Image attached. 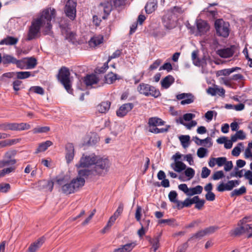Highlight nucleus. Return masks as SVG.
<instances>
[{
    "instance_id": "obj_1",
    "label": "nucleus",
    "mask_w": 252,
    "mask_h": 252,
    "mask_svg": "<svg viewBox=\"0 0 252 252\" xmlns=\"http://www.w3.org/2000/svg\"><path fill=\"white\" fill-rule=\"evenodd\" d=\"M56 16V10L51 8L43 10L39 16L34 19L32 22L28 33L27 40L30 41L38 37L41 28H43V33L45 35H50L52 33L51 21Z\"/></svg>"
},
{
    "instance_id": "obj_2",
    "label": "nucleus",
    "mask_w": 252,
    "mask_h": 252,
    "mask_svg": "<svg viewBox=\"0 0 252 252\" xmlns=\"http://www.w3.org/2000/svg\"><path fill=\"white\" fill-rule=\"evenodd\" d=\"M70 75V74L69 69L65 67H63L59 71L58 78L67 92L68 93L72 94L73 93V90L71 88V85L69 78Z\"/></svg>"
},
{
    "instance_id": "obj_3",
    "label": "nucleus",
    "mask_w": 252,
    "mask_h": 252,
    "mask_svg": "<svg viewBox=\"0 0 252 252\" xmlns=\"http://www.w3.org/2000/svg\"><path fill=\"white\" fill-rule=\"evenodd\" d=\"M215 28L219 36L227 37L229 34V24L221 19L215 21Z\"/></svg>"
},
{
    "instance_id": "obj_4",
    "label": "nucleus",
    "mask_w": 252,
    "mask_h": 252,
    "mask_svg": "<svg viewBox=\"0 0 252 252\" xmlns=\"http://www.w3.org/2000/svg\"><path fill=\"white\" fill-rule=\"evenodd\" d=\"M31 127L29 124L27 123H4L0 124V130H24L29 129Z\"/></svg>"
},
{
    "instance_id": "obj_5",
    "label": "nucleus",
    "mask_w": 252,
    "mask_h": 252,
    "mask_svg": "<svg viewBox=\"0 0 252 252\" xmlns=\"http://www.w3.org/2000/svg\"><path fill=\"white\" fill-rule=\"evenodd\" d=\"M109 167V161L107 158H103L96 156L94 169L96 175H102L104 171H107Z\"/></svg>"
},
{
    "instance_id": "obj_6",
    "label": "nucleus",
    "mask_w": 252,
    "mask_h": 252,
    "mask_svg": "<svg viewBox=\"0 0 252 252\" xmlns=\"http://www.w3.org/2000/svg\"><path fill=\"white\" fill-rule=\"evenodd\" d=\"M96 160V156L94 154L89 155L83 154L79 163L76 164V167L78 169L81 167L90 168L91 166L94 165Z\"/></svg>"
},
{
    "instance_id": "obj_7",
    "label": "nucleus",
    "mask_w": 252,
    "mask_h": 252,
    "mask_svg": "<svg viewBox=\"0 0 252 252\" xmlns=\"http://www.w3.org/2000/svg\"><path fill=\"white\" fill-rule=\"evenodd\" d=\"M172 13L167 11L162 18L163 25L167 29H172L177 24V19Z\"/></svg>"
},
{
    "instance_id": "obj_8",
    "label": "nucleus",
    "mask_w": 252,
    "mask_h": 252,
    "mask_svg": "<svg viewBox=\"0 0 252 252\" xmlns=\"http://www.w3.org/2000/svg\"><path fill=\"white\" fill-rule=\"evenodd\" d=\"M76 0H68L65 5L64 9L65 14L71 20H74L76 17Z\"/></svg>"
},
{
    "instance_id": "obj_9",
    "label": "nucleus",
    "mask_w": 252,
    "mask_h": 252,
    "mask_svg": "<svg viewBox=\"0 0 252 252\" xmlns=\"http://www.w3.org/2000/svg\"><path fill=\"white\" fill-rule=\"evenodd\" d=\"M177 100H181L180 104L182 105L189 104L193 103L195 100V96L191 93H182L176 95Z\"/></svg>"
},
{
    "instance_id": "obj_10",
    "label": "nucleus",
    "mask_w": 252,
    "mask_h": 252,
    "mask_svg": "<svg viewBox=\"0 0 252 252\" xmlns=\"http://www.w3.org/2000/svg\"><path fill=\"white\" fill-rule=\"evenodd\" d=\"M134 105L132 103H127L123 104L116 112L117 116L119 117H124L132 109Z\"/></svg>"
},
{
    "instance_id": "obj_11",
    "label": "nucleus",
    "mask_w": 252,
    "mask_h": 252,
    "mask_svg": "<svg viewBox=\"0 0 252 252\" xmlns=\"http://www.w3.org/2000/svg\"><path fill=\"white\" fill-rule=\"evenodd\" d=\"M65 159L67 163H70L74 157V148L72 143H68L65 145Z\"/></svg>"
},
{
    "instance_id": "obj_12",
    "label": "nucleus",
    "mask_w": 252,
    "mask_h": 252,
    "mask_svg": "<svg viewBox=\"0 0 252 252\" xmlns=\"http://www.w3.org/2000/svg\"><path fill=\"white\" fill-rule=\"evenodd\" d=\"M98 81V78L94 74L87 75L84 79V82L88 88H96L94 85H96Z\"/></svg>"
},
{
    "instance_id": "obj_13",
    "label": "nucleus",
    "mask_w": 252,
    "mask_h": 252,
    "mask_svg": "<svg viewBox=\"0 0 252 252\" xmlns=\"http://www.w3.org/2000/svg\"><path fill=\"white\" fill-rule=\"evenodd\" d=\"M234 46L218 50L217 52V54L221 58H228L232 57L234 53Z\"/></svg>"
},
{
    "instance_id": "obj_14",
    "label": "nucleus",
    "mask_w": 252,
    "mask_h": 252,
    "mask_svg": "<svg viewBox=\"0 0 252 252\" xmlns=\"http://www.w3.org/2000/svg\"><path fill=\"white\" fill-rule=\"evenodd\" d=\"M196 26L199 35L204 34L209 30V26L208 23L202 20L197 21Z\"/></svg>"
},
{
    "instance_id": "obj_15",
    "label": "nucleus",
    "mask_w": 252,
    "mask_h": 252,
    "mask_svg": "<svg viewBox=\"0 0 252 252\" xmlns=\"http://www.w3.org/2000/svg\"><path fill=\"white\" fill-rule=\"evenodd\" d=\"M83 169H78V176L81 178H87L91 176L96 175L94 168L90 169V168L83 167Z\"/></svg>"
},
{
    "instance_id": "obj_16",
    "label": "nucleus",
    "mask_w": 252,
    "mask_h": 252,
    "mask_svg": "<svg viewBox=\"0 0 252 252\" xmlns=\"http://www.w3.org/2000/svg\"><path fill=\"white\" fill-rule=\"evenodd\" d=\"M175 82L174 78L168 75L163 78L160 81L161 87L164 89H168Z\"/></svg>"
},
{
    "instance_id": "obj_17",
    "label": "nucleus",
    "mask_w": 252,
    "mask_h": 252,
    "mask_svg": "<svg viewBox=\"0 0 252 252\" xmlns=\"http://www.w3.org/2000/svg\"><path fill=\"white\" fill-rule=\"evenodd\" d=\"M99 9H102L104 13L108 15L112 10L113 5L111 0H105L99 4Z\"/></svg>"
},
{
    "instance_id": "obj_18",
    "label": "nucleus",
    "mask_w": 252,
    "mask_h": 252,
    "mask_svg": "<svg viewBox=\"0 0 252 252\" xmlns=\"http://www.w3.org/2000/svg\"><path fill=\"white\" fill-rule=\"evenodd\" d=\"M110 105L111 103L108 101L102 102L96 106V112L99 113H106L109 110Z\"/></svg>"
},
{
    "instance_id": "obj_19",
    "label": "nucleus",
    "mask_w": 252,
    "mask_h": 252,
    "mask_svg": "<svg viewBox=\"0 0 252 252\" xmlns=\"http://www.w3.org/2000/svg\"><path fill=\"white\" fill-rule=\"evenodd\" d=\"M103 41V36L102 35H95L92 37L89 41V45L91 47H95L102 43Z\"/></svg>"
},
{
    "instance_id": "obj_20",
    "label": "nucleus",
    "mask_w": 252,
    "mask_h": 252,
    "mask_svg": "<svg viewBox=\"0 0 252 252\" xmlns=\"http://www.w3.org/2000/svg\"><path fill=\"white\" fill-rule=\"evenodd\" d=\"M157 0H149L145 6V9L147 13L150 14L155 11L157 8Z\"/></svg>"
},
{
    "instance_id": "obj_21",
    "label": "nucleus",
    "mask_w": 252,
    "mask_h": 252,
    "mask_svg": "<svg viewBox=\"0 0 252 252\" xmlns=\"http://www.w3.org/2000/svg\"><path fill=\"white\" fill-rule=\"evenodd\" d=\"M44 238L41 237L36 241L32 244L28 249L29 252H35L43 244Z\"/></svg>"
},
{
    "instance_id": "obj_22",
    "label": "nucleus",
    "mask_w": 252,
    "mask_h": 252,
    "mask_svg": "<svg viewBox=\"0 0 252 252\" xmlns=\"http://www.w3.org/2000/svg\"><path fill=\"white\" fill-rule=\"evenodd\" d=\"M136 245V243L134 242L127 243L115 250L114 252H130Z\"/></svg>"
},
{
    "instance_id": "obj_23",
    "label": "nucleus",
    "mask_w": 252,
    "mask_h": 252,
    "mask_svg": "<svg viewBox=\"0 0 252 252\" xmlns=\"http://www.w3.org/2000/svg\"><path fill=\"white\" fill-rule=\"evenodd\" d=\"M18 41L17 38L11 36H8L0 41V45H14Z\"/></svg>"
},
{
    "instance_id": "obj_24",
    "label": "nucleus",
    "mask_w": 252,
    "mask_h": 252,
    "mask_svg": "<svg viewBox=\"0 0 252 252\" xmlns=\"http://www.w3.org/2000/svg\"><path fill=\"white\" fill-rule=\"evenodd\" d=\"M171 167L175 171L181 172L186 169V165L182 161H176L171 164Z\"/></svg>"
},
{
    "instance_id": "obj_25",
    "label": "nucleus",
    "mask_w": 252,
    "mask_h": 252,
    "mask_svg": "<svg viewBox=\"0 0 252 252\" xmlns=\"http://www.w3.org/2000/svg\"><path fill=\"white\" fill-rule=\"evenodd\" d=\"M71 182L75 191H76L84 186L85 181L84 178H81L78 176L76 179H73Z\"/></svg>"
},
{
    "instance_id": "obj_26",
    "label": "nucleus",
    "mask_w": 252,
    "mask_h": 252,
    "mask_svg": "<svg viewBox=\"0 0 252 252\" xmlns=\"http://www.w3.org/2000/svg\"><path fill=\"white\" fill-rule=\"evenodd\" d=\"M164 121L157 117H152L149 119L148 125L149 126H157L164 125Z\"/></svg>"
},
{
    "instance_id": "obj_27",
    "label": "nucleus",
    "mask_w": 252,
    "mask_h": 252,
    "mask_svg": "<svg viewBox=\"0 0 252 252\" xmlns=\"http://www.w3.org/2000/svg\"><path fill=\"white\" fill-rule=\"evenodd\" d=\"M52 144L53 143L49 140H47L44 142L40 143L35 153L37 154L40 152H44L48 149L49 147L51 146Z\"/></svg>"
},
{
    "instance_id": "obj_28",
    "label": "nucleus",
    "mask_w": 252,
    "mask_h": 252,
    "mask_svg": "<svg viewBox=\"0 0 252 252\" xmlns=\"http://www.w3.org/2000/svg\"><path fill=\"white\" fill-rule=\"evenodd\" d=\"M120 78L116 74L112 72L108 73L105 76V82L107 84H111L113 83L116 80Z\"/></svg>"
},
{
    "instance_id": "obj_29",
    "label": "nucleus",
    "mask_w": 252,
    "mask_h": 252,
    "mask_svg": "<svg viewBox=\"0 0 252 252\" xmlns=\"http://www.w3.org/2000/svg\"><path fill=\"white\" fill-rule=\"evenodd\" d=\"M150 85L145 83L140 84L137 88V91L139 94L147 96L148 94V89Z\"/></svg>"
},
{
    "instance_id": "obj_30",
    "label": "nucleus",
    "mask_w": 252,
    "mask_h": 252,
    "mask_svg": "<svg viewBox=\"0 0 252 252\" xmlns=\"http://www.w3.org/2000/svg\"><path fill=\"white\" fill-rule=\"evenodd\" d=\"M62 189L63 192L65 194H70L76 191L71 182L63 185Z\"/></svg>"
},
{
    "instance_id": "obj_31",
    "label": "nucleus",
    "mask_w": 252,
    "mask_h": 252,
    "mask_svg": "<svg viewBox=\"0 0 252 252\" xmlns=\"http://www.w3.org/2000/svg\"><path fill=\"white\" fill-rule=\"evenodd\" d=\"M2 63L3 64L10 63L15 64L16 59L13 56L8 54H3L2 56Z\"/></svg>"
},
{
    "instance_id": "obj_32",
    "label": "nucleus",
    "mask_w": 252,
    "mask_h": 252,
    "mask_svg": "<svg viewBox=\"0 0 252 252\" xmlns=\"http://www.w3.org/2000/svg\"><path fill=\"white\" fill-rule=\"evenodd\" d=\"M148 94H149L147 96H151L155 98L158 97L161 94L158 89L150 85L149 87Z\"/></svg>"
},
{
    "instance_id": "obj_33",
    "label": "nucleus",
    "mask_w": 252,
    "mask_h": 252,
    "mask_svg": "<svg viewBox=\"0 0 252 252\" xmlns=\"http://www.w3.org/2000/svg\"><path fill=\"white\" fill-rule=\"evenodd\" d=\"M246 138V134L242 130L237 131L234 135L231 136V140L236 142L238 139L244 140Z\"/></svg>"
},
{
    "instance_id": "obj_34",
    "label": "nucleus",
    "mask_w": 252,
    "mask_h": 252,
    "mask_svg": "<svg viewBox=\"0 0 252 252\" xmlns=\"http://www.w3.org/2000/svg\"><path fill=\"white\" fill-rule=\"evenodd\" d=\"M27 69L33 68L37 64L36 60L33 57L26 58Z\"/></svg>"
},
{
    "instance_id": "obj_35",
    "label": "nucleus",
    "mask_w": 252,
    "mask_h": 252,
    "mask_svg": "<svg viewBox=\"0 0 252 252\" xmlns=\"http://www.w3.org/2000/svg\"><path fill=\"white\" fill-rule=\"evenodd\" d=\"M241 68L239 67H232L231 68H227V69H224L222 70H220V74L221 75H224V76H228L230 75L231 73H233L234 71H237L238 70H240Z\"/></svg>"
},
{
    "instance_id": "obj_36",
    "label": "nucleus",
    "mask_w": 252,
    "mask_h": 252,
    "mask_svg": "<svg viewBox=\"0 0 252 252\" xmlns=\"http://www.w3.org/2000/svg\"><path fill=\"white\" fill-rule=\"evenodd\" d=\"M16 163V160L15 159H8L4 158L2 160H0V168H2L6 166L12 165L15 164Z\"/></svg>"
},
{
    "instance_id": "obj_37",
    "label": "nucleus",
    "mask_w": 252,
    "mask_h": 252,
    "mask_svg": "<svg viewBox=\"0 0 252 252\" xmlns=\"http://www.w3.org/2000/svg\"><path fill=\"white\" fill-rule=\"evenodd\" d=\"M203 190V188L200 185H198L195 187L190 188L189 189V192L188 195H193L194 194H200Z\"/></svg>"
},
{
    "instance_id": "obj_38",
    "label": "nucleus",
    "mask_w": 252,
    "mask_h": 252,
    "mask_svg": "<svg viewBox=\"0 0 252 252\" xmlns=\"http://www.w3.org/2000/svg\"><path fill=\"white\" fill-rule=\"evenodd\" d=\"M246 192V189L244 186H242L239 189H235L231 192V196H239L245 193Z\"/></svg>"
},
{
    "instance_id": "obj_39",
    "label": "nucleus",
    "mask_w": 252,
    "mask_h": 252,
    "mask_svg": "<svg viewBox=\"0 0 252 252\" xmlns=\"http://www.w3.org/2000/svg\"><path fill=\"white\" fill-rule=\"evenodd\" d=\"M17 78L19 79H24L31 76V73L29 71H19L15 72Z\"/></svg>"
},
{
    "instance_id": "obj_40",
    "label": "nucleus",
    "mask_w": 252,
    "mask_h": 252,
    "mask_svg": "<svg viewBox=\"0 0 252 252\" xmlns=\"http://www.w3.org/2000/svg\"><path fill=\"white\" fill-rule=\"evenodd\" d=\"M181 144L184 148L189 146L190 137L189 135H181L179 137Z\"/></svg>"
},
{
    "instance_id": "obj_41",
    "label": "nucleus",
    "mask_w": 252,
    "mask_h": 252,
    "mask_svg": "<svg viewBox=\"0 0 252 252\" xmlns=\"http://www.w3.org/2000/svg\"><path fill=\"white\" fill-rule=\"evenodd\" d=\"M15 64L16 66L21 69H27L26 59L24 58L22 60L16 59Z\"/></svg>"
},
{
    "instance_id": "obj_42",
    "label": "nucleus",
    "mask_w": 252,
    "mask_h": 252,
    "mask_svg": "<svg viewBox=\"0 0 252 252\" xmlns=\"http://www.w3.org/2000/svg\"><path fill=\"white\" fill-rule=\"evenodd\" d=\"M116 220L113 219V218H112L110 217L109 218V220L108 221L106 225L105 226V227L102 229L101 233H105L107 232H108L111 226L114 224L115 221Z\"/></svg>"
},
{
    "instance_id": "obj_43",
    "label": "nucleus",
    "mask_w": 252,
    "mask_h": 252,
    "mask_svg": "<svg viewBox=\"0 0 252 252\" xmlns=\"http://www.w3.org/2000/svg\"><path fill=\"white\" fill-rule=\"evenodd\" d=\"M246 220L247 218H244L240 221V223L242 225L245 232H249L250 230L252 229V223L246 224Z\"/></svg>"
},
{
    "instance_id": "obj_44",
    "label": "nucleus",
    "mask_w": 252,
    "mask_h": 252,
    "mask_svg": "<svg viewBox=\"0 0 252 252\" xmlns=\"http://www.w3.org/2000/svg\"><path fill=\"white\" fill-rule=\"evenodd\" d=\"M169 12H172V14H174V15L177 18L178 16L181 14H182L184 12V10H182V8L179 6H174L169 10Z\"/></svg>"
},
{
    "instance_id": "obj_45",
    "label": "nucleus",
    "mask_w": 252,
    "mask_h": 252,
    "mask_svg": "<svg viewBox=\"0 0 252 252\" xmlns=\"http://www.w3.org/2000/svg\"><path fill=\"white\" fill-rule=\"evenodd\" d=\"M194 204H195V208L200 210L204 205L205 203V200L203 199H200L198 196H194Z\"/></svg>"
},
{
    "instance_id": "obj_46",
    "label": "nucleus",
    "mask_w": 252,
    "mask_h": 252,
    "mask_svg": "<svg viewBox=\"0 0 252 252\" xmlns=\"http://www.w3.org/2000/svg\"><path fill=\"white\" fill-rule=\"evenodd\" d=\"M150 243L152 245V249L154 252H156L159 247V238L157 237L150 240Z\"/></svg>"
},
{
    "instance_id": "obj_47",
    "label": "nucleus",
    "mask_w": 252,
    "mask_h": 252,
    "mask_svg": "<svg viewBox=\"0 0 252 252\" xmlns=\"http://www.w3.org/2000/svg\"><path fill=\"white\" fill-rule=\"evenodd\" d=\"M124 209V205L122 203H120L116 210V211L114 213L113 215H112L111 217L112 218H113V219L115 220L118 218V217L122 213Z\"/></svg>"
},
{
    "instance_id": "obj_48",
    "label": "nucleus",
    "mask_w": 252,
    "mask_h": 252,
    "mask_svg": "<svg viewBox=\"0 0 252 252\" xmlns=\"http://www.w3.org/2000/svg\"><path fill=\"white\" fill-rule=\"evenodd\" d=\"M50 130V127L48 126L36 127L33 129V133H46Z\"/></svg>"
},
{
    "instance_id": "obj_49",
    "label": "nucleus",
    "mask_w": 252,
    "mask_h": 252,
    "mask_svg": "<svg viewBox=\"0 0 252 252\" xmlns=\"http://www.w3.org/2000/svg\"><path fill=\"white\" fill-rule=\"evenodd\" d=\"M30 91L33 93L39 94L40 95H43L44 94V89L40 86H32L30 89Z\"/></svg>"
},
{
    "instance_id": "obj_50",
    "label": "nucleus",
    "mask_w": 252,
    "mask_h": 252,
    "mask_svg": "<svg viewBox=\"0 0 252 252\" xmlns=\"http://www.w3.org/2000/svg\"><path fill=\"white\" fill-rule=\"evenodd\" d=\"M245 158H252V143L248 144L245 151Z\"/></svg>"
},
{
    "instance_id": "obj_51",
    "label": "nucleus",
    "mask_w": 252,
    "mask_h": 252,
    "mask_svg": "<svg viewBox=\"0 0 252 252\" xmlns=\"http://www.w3.org/2000/svg\"><path fill=\"white\" fill-rule=\"evenodd\" d=\"M149 131L152 133H160L166 132L167 131V128H158L156 126H149Z\"/></svg>"
},
{
    "instance_id": "obj_52",
    "label": "nucleus",
    "mask_w": 252,
    "mask_h": 252,
    "mask_svg": "<svg viewBox=\"0 0 252 252\" xmlns=\"http://www.w3.org/2000/svg\"><path fill=\"white\" fill-rule=\"evenodd\" d=\"M185 175L188 177V180L192 179L195 174V171L191 167L187 168L185 171Z\"/></svg>"
},
{
    "instance_id": "obj_53",
    "label": "nucleus",
    "mask_w": 252,
    "mask_h": 252,
    "mask_svg": "<svg viewBox=\"0 0 252 252\" xmlns=\"http://www.w3.org/2000/svg\"><path fill=\"white\" fill-rule=\"evenodd\" d=\"M177 193L175 191H171L169 194L168 197L170 201L173 203H179V202L177 199Z\"/></svg>"
},
{
    "instance_id": "obj_54",
    "label": "nucleus",
    "mask_w": 252,
    "mask_h": 252,
    "mask_svg": "<svg viewBox=\"0 0 252 252\" xmlns=\"http://www.w3.org/2000/svg\"><path fill=\"white\" fill-rule=\"evenodd\" d=\"M243 146L242 143H239L238 144V146L234 147L232 151L231 154L233 156L238 157L241 152V148L240 147Z\"/></svg>"
},
{
    "instance_id": "obj_55",
    "label": "nucleus",
    "mask_w": 252,
    "mask_h": 252,
    "mask_svg": "<svg viewBox=\"0 0 252 252\" xmlns=\"http://www.w3.org/2000/svg\"><path fill=\"white\" fill-rule=\"evenodd\" d=\"M207 152V149L201 147L197 150V155L199 158H203L206 156Z\"/></svg>"
},
{
    "instance_id": "obj_56",
    "label": "nucleus",
    "mask_w": 252,
    "mask_h": 252,
    "mask_svg": "<svg viewBox=\"0 0 252 252\" xmlns=\"http://www.w3.org/2000/svg\"><path fill=\"white\" fill-rule=\"evenodd\" d=\"M10 189V185L8 183L0 184V192L6 193Z\"/></svg>"
},
{
    "instance_id": "obj_57",
    "label": "nucleus",
    "mask_w": 252,
    "mask_h": 252,
    "mask_svg": "<svg viewBox=\"0 0 252 252\" xmlns=\"http://www.w3.org/2000/svg\"><path fill=\"white\" fill-rule=\"evenodd\" d=\"M224 177V173L222 171H218L214 173L212 176V179L214 180H218Z\"/></svg>"
},
{
    "instance_id": "obj_58",
    "label": "nucleus",
    "mask_w": 252,
    "mask_h": 252,
    "mask_svg": "<svg viewBox=\"0 0 252 252\" xmlns=\"http://www.w3.org/2000/svg\"><path fill=\"white\" fill-rule=\"evenodd\" d=\"M194 202H195L194 196L193 198H191V199L187 198V199H186L183 202H182V204H183L182 207H189L191 204H194Z\"/></svg>"
},
{
    "instance_id": "obj_59",
    "label": "nucleus",
    "mask_w": 252,
    "mask_h": 252,
    "mask_svg": "<svg viewBox=\"0 0 252 252\" xmlns=\"http://www.w3.org/2000/svg\"><path fill=\"white\" fill-rule=\"evenodd\" d=\"M210 173L211 171L210 169L206 167H204L202 169V172L201 174V177L202 178H206L209 176Z\"/></svg>"
},
{
    "instance_id": "obj_60",
    "label": "nucleus",
    "mask_w": 252,
    "mask_h": 252,
    "mask_svg": "<svg viewBox=\"0 0 252 252\" xmlns=\"http://www.w3.org/2000/svg\"><path fill=\"white\" fill-rule=\"evenodd\" d=\"M245 233V231L244 230V229L243 228L242 225L240 226V227L236 228L235 229H234L232 231V234L237 236L241 235L242 233Z\"/></svg>"
},
{
    "instance_id": "obj_61",
    "label": "nucleus",
    "mask_w": 252,
    "mask_h": 252,
    "mask_svg": "<svg viewBox=\"0 0 252 252\" xmlns=\"http://www.w3.org/2000/svg\"><path fill=\"white\" fill-rule=\"evenodd\" d=\"M216 164L218 166L220 167L224 165L226 161V158L225 157H220L216 158Z\"/></svg>"
},
{
    "instance_id": "obj_62",
    "label": "nucleus",
    "mask_w": 252,
    "mask_h": 252,
    "mask_svg": "<svg viewBox=\"0 0 252 252\" xmlns=\"http://www.w3.org/2000/svg\"><path fill=\"white\" fill-rule=\"evenodd\" d=\"M218 228V227L212 226L204 229V231L206 235H210L215 232Z\"/></svg>"
},
{
    "instance_id": "obj_63",
    "label": "nucleus",
    "mask_w": 252,
    "mask_h": 252,
    "mask_svg": "<svg viewBox=\"0 0 252 252\" xmlns=\"http://www.w3.org/2000/svg\"><path fill=\"white\" fill-rule=\"evenodd\" d=\"M141 207L140 206H137L136 208L135 217L137 221L139 222H140L141 221Z\"/></svg>"
},
{
    "instance_id": "obj_64",
    "label": "nucleus",
    "mask_w": 252,
    "mask_h": 252,
    "mask_svg": "<svg viewBox=\"0 0 252 252\" xmlns=\"http://www.w3.org/2000/svg\"><path fill=\"white\" fill-rule=\"evenodd\" d=\"M161 63V60L158 59L155 61L153 64H152L150 67L149 69L151 70H155L157 69Z\"/></svg>"
}]
</instances>
